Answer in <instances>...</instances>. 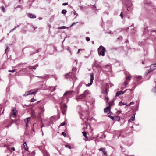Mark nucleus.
<instances>
[{"instance_id":"nucleus-1","label":"nucleus","mask_w":156,"mask_h":156,"mask_svg":"<svg viewBox=\"0 0 156 156\" xmlns=\"http://www.w3.org/2000/svg\"><path fill=\"white\" fill-rule=\"evenodd\" d=\"M144 8L146 10L150 11V12H156V6L153 5L150 1H145Z\"/></svg>"},{"instance_id":"nucleus-2","label":"nucleus","mask_w":156,"mask_h":156,"mask_svg":"<svg viewBox=\"0 0 156 156\" xmlns=\"http://www.w3.org/2000/svg\"><path fill=\"white\" fill-rule=\"evenodd\" d=\"M147 27L144 25V31L143 34L144 35H145L147 34L148 35L151 36L153 35L152 33L154 32H156V30H148L147 29Z\"/></svg>"},{"instance_id":"nucleus-3","label":"nucleus","mask_w":156,"mask_h":156,"mask_svg":"<svg viewBox=\"0 0 156 156\" xmlns=\"http://www.w3.org/2000/svg\"><path fill=\"white\" fill-rule=\"evenodd\" d=\"M98 51L99 55H101L102 56H104L105 55V52L106 50L105 48L102 46H100L98 48Z\"/></svg>"},{"instance_id":"nucleus-4","label":"nucleus","mask_w":156,"mask_h":156,"mask_svg":"<svg viewBox=\"0 0 156 156\" xmlns=\"http://www.w3.org/2000/svg\"><path fill=\"white\" fill-rule=\"evenodd\" d=\"M67 106L65 103L63 104L62 107L61 106V109L62 113L64 115H65L66 113Z\"/></svg>"},{"instance_id":"nucleus-5","label":"nucleus","mask_w":156,"mask_h":156,"mask_svg":"<svg viewBox=\"0 0 156 156\" xmlns=\"http://www.w3.org/2000/svg\"><path fill=\"white\" fill-rule=\"evenodd\" d=\"M90 83L86 85L87 86H90L92 85L94 80V73H91L90 74Z\"/></svg>"},{"instance_id":"nucleus-6","label":"nucleus","mask_w":156,"mask_h":156,"mask_svg":"<svg viewBox=\"0 0 156 156\" xmlns=\"http://www.w3.org/2000/svg\"><path fill=\"white\" fill-rule=\"evenodd\" d=\"M88 90H85L83 94L80 96V97H81L80 98H84L88 94Z\"/></svg>"},{"instance_id":"nucleus-7","label":"nucleus","mask_w":156,"mask_h":156,"mask_svg":"<svg viewBox=\"0 0 156 156\" xmlns=\"http://www.w3.org/2000/svg\"><path fill=\"white\" fill-rule=\"evenodd\" d=\"M38 90V89H32L28 91V93L30 94V95H31L36 93Z\"/></svg>"},{"instance_id":"nucleus-8","label":"nucleus","mask_w":156,"mask_h":156,"mask_svg":"<svg viewBox=\"0 0 156 156\" xmlns=\"http://www.w3.org/2000/svg\"><path fill=\"white\" fill-rule=\"evenodd\" d=\"M156 69V64H152L150 66V70L151 72Z\"/></svg>"},{"instance_id":"nucleus-9","label":"nucleus","mask_w":156,"mask_h":156,"mask_svg":"<svg viewBox=\"0 0 156 156\" xmlns=\"http://www.w3.org/2000/svg\"><path fill=\"white\" fill-rule=\"evenodd\" d=\"M74 92V91L71 90L66 92L64 94V95H66L68 94H72V95H74L75 94H73Z\"/></svg>"},{"instance_id":"nucleus-10","label":"nucleus","mask_w":156,"mask_h":156,"mask_svg":"<svg viewBox=\"0 0 156 156\" xmlns=\"http://www.w3.org/2000/svg\"><path fill=\"white\" fill-rule=\"evenodd\" d=\"M12 113L10 117H14L16 116V112H14V109L12 110Z\"/></svg>"},{"instance_id":"nucleus-11","label":"nucleus","mask_w":156,"mask_h":156,"mask_svg":"<svg viewBox=\"0 0 156 156\" xmlns=\"http://www.w3.org/2000/svg\"><path fill=\"white\" fill-rule=\"evenodd\" d=\"M111 109L110 107L109 106H108L106 107V108L104 109V112L105 113H107L109 111H110V110Z\"/></svg>"},{"instance_id":"nucleus-12","label":"nucleus","mask_w":156,"mask_h":156,"mask_svg":"<svg viewBox=\"0 0 156 156\" xmlns=\"http://www.w3.org/2000/svg\"><path fill=\"white\" fill-rule=\"evenodd\" d=\"M124 92L122 91H118L116 93L115 97H118L120 95L123 94Z\"/></svg>"},{"instance_id":"nucleus-13","label":"nucleus","mask_w":156,"mask_h":156,"mask_svg":"<svg viewBox=\"0 0 156 156\" xmlns=\"http://www.w3.org/2000/svg\"><path fill=\"white\" fill-rule=\"evenodd\" d=\"M28 17L31 18H35L36 16L35 15L31 13H29L28 14Z\"/></svg>"},{"instance_id":"nucleus-14","label":"nucleus","mask_w":156,"mask_h":156,"mask_svg":"<svg viewBox=\"0 0 156 156\" xmlns=\"http://www.w3.org/2000/svg\"><path fill=\"white\" fill-rule=\"evenodd\" d=\"M44 156H50L49 153L46 151L44 150L43 151Z\"/></svg>"},{"instance_id":"nucleus-15","label":"nucleus","mask_w":156,"mask_h":156,"mask_svg":"<svg viewBox=\"0 0 156 156\" xmlns=\"http://www.w3.org/2000/svg\"><path fill=\"white\" fill-rule=\"evenodd\" d=\"M24 121L25 123H26V127H27L28 126V124L29 122V120L27 119H24Z\"/></svg>"},{"instance_id":"nucleus-16","label":"nucleus","mask_w":156,"mask_h":156,"mask_svg":"<svg viewBox=\"0 0 156 156\" xmlns=\"http://www.w3.org/2000/svg\"><path fill=\"white\" fill-rule=\"evenodd\" d=\"M114 120L115 121H119L120 120V117L118 116H115L114 117Z\"/></svg>"},{"instance_id":"nucleus-17","label":"nucleus","mask_w":156,"mask_h":156,"mask_svg":"<svg viewBox=\"0 0 156 156\" xmlns=\"http://www.w3.org/2000/svg\"><path fill=\"white\" fill-rule=\"evenodd\" d=\"M83 84H85L84 83V82H81L79 83V85L77 87L78 88H80L81 87V86H82V85H83Z\"/></svg>"},{"instance_id":"nucleus-18","label":"nucleus","mask_w":156,"mask_h":156,"mask_svg":"<svg viewBox=\"0 0 156 156\" xmlns=\"http://www.w3.org/2000/svg\"><path fill=\"white\" fill-rule=\"evenodd\" d=\"M80 91V88H78L77 87L76 89L75 90V94H78Z\"/></svg>"},{"instance_id":"nucleus-19","label":"nucleus","mask_w":156,"mask_h":156,"mask_svg":"<svg viewBox=\"0 0 156 156\" xmlns=\"http://www.w3.org/2000/svg\"><path fill=\"white\" fill-rule=\"evenodd\" d=\"M8 149L11 152H12L11 151L12 150L14 151L15 150V148L14 147H12L11 148H8Z\"/></svg>"},{"instance_id":"nucleus-20","label":"nucleus","mask_w":156,"mask_h":156,"mask_svg":"<svg viewBox=\"0 0 156 156\" xmlns=\"http://www.w3.org/2000/svg\"><path fill=\"white\" fill-rule=\"evenodd\" d=\"M135 119V114H134V116H132L130 117V119L129 120V121H133Z\"/></svg>"},{"instance_id":"nucleus-21","label":"nucleus","mask_w":156,"mask_h":156,"mask_svg":"<svg viewBox=\"0 0 156 156\" xmlns=\"http://www.w3.org/2000/svg\"><path fill=\"white\" fill-rule=\"evenodd\" d=\"M24 147H25V149L26 150L28 151V148L27 146V145L26 142H25L23 144Z\"/></svg>"},{"instance_id":"nucleus-22","label":"nucleus","mask_w":156,"mask_h":156,"mask_svg":"<svg viewBox=\"0 0 156 156\" xmlns=\"http://www.w3.org/2000/svg\"><path fill=\"white\" fill-rule=\"evenodd\" d=\"M114 102V100H113L111 101L109 103V106L110 107L111 106H112Z\"/></svg>"},{"instance_id":"nucleus-23","label":"nucleus","mask_w":156,"mask_h":156,"mask_svg":"<svg viewBox=\"0 0 156 156\" xmlns=\"http://www.w3.org/2000/svg\"><path fill=\"white\" fill-rule=\"evenodd\" d=\"M83 134L86 138H87L88 137L87 136V133L85 131H84L82 132Z\"/></svg>"},{"instance_id":"nucleus-24","label":"nucleus","mask_w":156,"mask_h":156,"mask_svg":"<svg viewBox=\"0 0 156 156\" xmlns=\"http://www.w3.org/2000/svg\"><path fill=\"white\" fill-rule=\"evenodd\" d=\"M135 77L136 78V79H137L139 80L141 79L142 78V76L140 75L138 76H136Z\"/></svg>"},{"instance_id":"nucleus-25","label":"nucleus","mask_w":156,"mask_h":156,"mask_svg":"<svg viewBox=\"0 0 156 156\" xmlns=\"http://www.w3.org/2000/svg\"><path fill=\"white\" fill-rule=\"evenodd\" d=\"M66 100V103H67L68 102V99L67 98H66L65 99H63L62 100V101H61V102L62 103H63L64 102V100Z\"/></svg>"},{"instance_id":"nucleus-26","label":"nucleus","mask_w":156,"mask_h":156,"mask_svg":"<svg viewBox=\"0 0 156 156\" xmlns=\"http://www.w3.org/2000/svg\"><path fill=\"white\" fill-rule=\"evenodd\" d=\"M67 12V11L66 10L63 9L62 11V13L64 14H65Z\"/></svg>"},{"instance_id":"nucleus-27","label":"nucleus","mask_w":156,"mask_h":156,"mask_svg":"<svg viewBox=\"0 0 156 156\" xmlns=\"http://www.w3.org/2000/svg\"><path fill=\"white\" fill-rule=\"evenodd\" d=\"M108 116L109 118H110V119H112V120L113 121H114V119H115V118H114V117H113V116H112L111 115H108Z\"/></svg>"},{"instance_id":"nucleus-28","label":"nucleus","mask_w":156,"mask_h":156,"mask_svg":"<svg viewBox=\"0 0 156 156\" xmlns=\"http://www.w3.org/2000/svg\"><path fill=\"white\" fill-rule=\"evenodd\" d=\"M126 79L127 81H129L130 80V78L129 76H126Z\"/></svg>"},{"instance_id":"nucleus-29","label":"nucleus","mask_w":156,"mask_h":156,"mask_svg":"<svg viewBox=\"0 0 156 156\" xmlns=\"http://www.w3.org/2000/svg\"><path fill=\"white\" fill-rule=\"evenodd\" d=\"M30 94L28 93V91H27L25 92V94L23 95L24 96H27L28 95H30Z\"/></svg>"},{"instance_id":"nucleus-30","label":"nucleus","mask_w":156,"mask_h":156,"mask_svg":"<svg viewBox=\"0 0 156 156\" xmlns=\"http://www.w3.org/2000/svg\"><path fill=\"white\" fill-rule=\"evenodd\" d=\"M155 83H156V86L152 90V91L154 93L156 92V81L155 82Z\"/></svg>"},{"instance_id":"nucleus-31","label":"nucleus","mask_w":156,"mask_h":156,"mask_svg":"<svg viewBox=\"0 0 156 156\" xmlns=\"http://www.w3.org/2000/svg\"><path fill=\"white\" fill-rule=\"evenodd\" d=\"M105 148H101L99 149L100 151H102L103 152L105 150Z\"/></svg>"},{"instance_id":"nucleus-32","label":"nucleus","mask_w":156,"mask_h":156,"mask_svg":"<svg viewBox=\"0 0 156 156\" xmlns=\"http://www.w3.org/2000/svg\"><path fill=\"white\" fill-rule=\"evenodd\" d=\"M38 65L37 64L33 66V69L35 70L36 69V68L38 67Z\"/></svg>"},{"instance_id":"nucleus-33","label":"nucleus","mask_w":156,"mask_h":156,"mask_svg":"<svg viewBox=\"0 0 156 156\" xmlns=\"http://www.w3.org/2000/svg\"><path fill=\"white\" fill-rule=\"evenodd\" d=\"M151 72L150 71V70H149L148 72H146L145 73V74H144V75H145V76H147L148 74L149 73Z\"/></svg>"},{"instance_id":"nucleus-34","label":"nucleus","mask_w":156,"mask_h":156,"mask_svg":"<svg viewBox=\"0 0 156 156\" xmlns=\"http://www.w3.org/2000/svg\"><path fill=\"white\" fill-rule=\"evenodd\" d=\"M66 28V27L65 26H62L61 27H60L58 28L59 29H64Z\"/></svg>"},{"instance_id":"nucleus-35","label":"nucleus","mask_w":156,"mask_h":156,"mask_svg":"<svg viewBox=\"0 0 156 156\" xmlns=\"http://www.w3.org/2000/svg\"><path fill=\"white\" fill-rule=\"evenodd\" d=\"M78 97L76 98V99L77 101H79V99H82V98H81V97H80V96H78Z\"/></svg>"},{"instance_id":"nucleus-36","label":"nucleus","mask_w":156,"mask_h":156,"mask_svg":"<svg viewBox=\"0 0 156 156\" xmlns=\"http://www.w3.org/2000/svg\"><path fill=\"white\" fill-rule=\"evenodd\" d=\"M12 125V123H10L7 126H6V128H8L9 127H10Z\"/></svg>"},{"instance_id":"nucleus-37","label":"nucleus","mask_w":156,"mask_h":156,"mask_svg":"<svg viewBox=\"0 0 156 156\" xmlns=\"http://www.w3.org/2000/svg\"><path fill=\"white\" fill-rule=\"evenodd\" d=\"M65 146V147H66V148H68L69 149H71V147L70 146H69L67 145H66Z\"/></svg>"},{"instance_id":"nucleus-38","label":"nucleus","mask_w":156,"mask_h":156,"mask_svg":"<svg viewBox=\"0 0 156 156\" xmlns=\"http://www.w3.org/2000/svg\"><path fill=\"white\" fill-rule=\"evenodd\" d=\"M2 10L4 12H5V9L4 8V7L2 6Z\"/></svg>"},{"instance_id":"nucleus-39","label":"nucleus","mask_w":156,"mask_h":156,"mask_svg":"<svg viewBox=\"0 0 156 156\" xmlns=\"http://www.w3.org/2000/svg\"><path fill=\"white\" fill-rule=\"evenodd\" d=\"M65 124V122H63L62 123H61L60 125V126H64Z\"/></svg>"},{"instance_id":"nucleus-40","label":"nucleus","mask_w":156,"mask_h":156,"mask_svg":"<svg viewBox=\"0 0 156 156\" xmlns=\"http://www.w3.org/2000/svg\"><path fill=\"white\" fill-rule=\"evenodd\" d=\"M86 40L87 41H89L90 40V38L89 37H86Z\"/></svg>"},{"instance_id":"nucleus-41","label":"nucleus","mask_w":156,"mask_h":156,"mask_svg":"<svg viewBox=\"0 0 156 156\" xmlns=\"http://www.w3.org/2000/svg\"><path fill=\"white\" fill-rule=\"evenodd\" d=\"M62 135L65 137L66 136V133L65 132H62Z\"/></svg>"},{"instance_id":"nucleus-42","label":"nucleus","mask_w":156,"mask_h":156,"mask_svg":"<svg viewBox=\"0 0 156 156\" xmlns=\"http://www.w3.org/2000/svg\"><path fill=\"white\" fill-rule=\"evenodd\" d=\"M16 28V27H15V28H14L13 29H11L10 30V32H12Z\"/></svg>"},{"instance_id":"nucleus-43","label":"nucleus","mask_w":156,"mask_h":156,"mask_svg":"<svg viewBox=\"0 0 156 156\" xmlns=\"http://www.w3.org/2000/svg\"><path fill=\"white\" fill-rule=\"evenodd\" d=\"M36 100L35 99L32 98L31 100V102H34Z\"/></svg>"},{"instance_id":"nucleus-44","label":"nucleus","mask_w":156,"mask_h":156,"mask_svg":"<svg viewBox=\"0 0 156 156\" xmlns=\"http://www.w3.org/2000/svg\"><path fill=\"white\" fill-rule=\"evenodd\" d=\"M16 120L15 119V120H12V122H11L10 123H12V124L14 123L15 122H16Z\"/></svg>"},{"instance_id":"nucleus-45","label":"nucleus","mask_w":156,"mask_h":156,"mask_svg":"<svg viewBox=\"0 0 156 156\" xmlns=\"http://www.w3.org/2000/svg\"><path fill=\"white\" fill-rule=\"evenodd\" d=\"M102 93H106V94L107 95L108 94V91L106 89H105V91Z\"/></svg>"},{"instance_id":"nucleus-46","label":"nucleus","mask_w":156,"mask_h":156,"mask_svg":"<svg viewBox=\"0 0 156 156\" xmlns=\"http://www.w3.org/2000/svg\"><path fill=\"white\" fill-rule=\"evenodd\" d=\"M134 103L133 102H131L128 105V106H130V105L134 104Z\"/></svg>"},{"instance_id":"nucleus-47","label":"nucleus","mask_w":156,"mask_h":156,"mask_svg":"<svg viewBox=\"0 0 156 156\" xmlns=\"http://www.w3.org/2000/svg\"><path fill=\"white\" fill-rule=\"evenodd\" d=\"M144 43L142 42H139V44L140 46H142L143 44Z\"/></svg>"},{"instance_id":"nucleus-48","label":"nucleus","mask_w":156,"mask_h":156,"mask_svg":"<svg viewBox=\"0 0 156 156\" xmlns=\"http://www.w3.org/2000/svg\"><path fill=\"white\" fill-rule=\"evenodd\" d=\"M122 112L121 110H118L117 112V113L118 115L119 114Z\"/></svg>"},{"instance_id":"nucleus-49","label":"nucleus","mask_w":156,"mask_h":156,"mask_svg":"<svg viewBox=\"0 0 156 156\" xmlns=\"http://www.w3.org/2000/svg\"><path fill=\"white\" fill-rule=\"evenodd\" d=\"M103 152L104 155H105V156H107V154L106 152L105 151H104Z\"/></svg>"},{"instance_id":"nucleus-50","label":"nucleus","mask_w":156,"mask_h":156,"mask_svg":"<svg viewBox=\"0 0 156 156\" xmlns=\"http://www.w3.org/2000/svg\"><path fill=\"white\" fill-rule=\"evenodd\" d=\"M120 16L122 18H123V13H122V12H121V13H120Z\"/></svg>"},{"instance_id":"nucleus-51","label":"nucleus","mask_w":156,"mask_h":156,"mask_svg":"<svg viewBox=\"0 0 156 156\" xmlns=\"http://www.w3.org/2000/svg\"><path fill=\"white\" fill-rule=\"evenodd\" d=\"M68 4V3H65L62 4V5L65 6Z\"/></svg>"},{"instance_id":"nucleus-52","label":"nucleus","mask_w":156,"mask_h":156,"mask_svg":"<svg viewBox=\"0 0 156 156\" xmlns=\"http://www.w3.org/2000/svg\"><path fill=\"white\" fill-rule=\"evenodd\" d=\"M122 105H126L128 106V105H127V103H126L122 102Z\"/></svg>"},{"instance_id":"nucleus-53","label":"nucleus","mask_w":156,"mask_h":156,"mask_svg":"<svg viewBox=\"0 0 156 156\" xmlns=\"http://www.w3.org/2000/svg\"><path fill=\"white\" fill-rule=\"evenodd\" d=\"M77 23H78V22H76V23H75V22L73 23L71 25V26H70V27H72V26H73V25H75V24H76Z\"/></svg>"},{"instance_id":"nucleus-54","label":"nucleus","mask_w":156,"mask_h":156,"mask_svg":"<svg viewBox=\"0 0 156 156\" xmlns=\"http://www.w3.org/2000/svg\"><path fill=\"white\" fill-rule=\"evenodd\" d=\"M123 83L126 86L128 84V83H126L125 81H124V82H123Z\"/></svg>"},{"instance_id":"nucleus-55","label":"nucleus","mask_w":156,"mask_h":156,"mask_svg":"<svg viewBox=\"0 0 156 156\" xmlns=\"http://www.w3.org/2000/svg\"><path fill=\"white\" fill-rule=\"evenodd\" d=\"M57 87V86H55V87L54 88L53 90H51V91L52 92H53L54 91H55V89H55V87Z\"/></svg>"},{"instance_id":"nucleus-56","label":"nucleus","mask_w":156,"mask_h":156,"mask_svg":"<svg viewBox=\"0 0 156 156\" xmlns=\"http://www.w3.org/2000/svg\"><path fill=\"white\" fill-rule=\"evenodd\" d=\"M122 37L121 36L119 37L118 38H117V40L121 39H122Z\"/></svg>"},{"instance_id":"nucleus-57","label":"nucleus","mask_w":156,"mask_h":156,"mask_svg":"<svg viewBox=\"0 0 156 156\" xmlns=\"http://www.w3.org/2000/svg\"><path fill=\"white\" fill-rule=\"evenodd\" d=\"M73 14L74 15H76V16H77L78 15V14L76 13V12H73Z\"/></svg>"},{"instance_id":"nucleus-58","label":"nucleus","mask_w":156,"mask_h":156,"mask_svg":"<svg viewBox=\"0 0 156 156\" xmlns=\"http://www.w3.org/2000/svg\"><path fill=\"white\" fill-rule=\"evenodd\" d=\"M71 73V72H69L67 74H66L65 75L66 76H69V75Z\"/></svg>"},{"instance_id":"nucleus-59","label":"nucleus","mask_w":156,"mask_h":156,"mask_svg":"<svg viewBox=\"0 0 156 156\" xmlns=\"http://www.w3.org/2000/svg\"><path fill=\"white\" fill-rule=\"evenodd\" d=\"M121 104H122V101H121L119 103V105H120V106H122V105Z\"/></svg>"},{"instance_id":"nucleus-60","label":"nucleus","mask_w":156,"mask_h":156,"mask_svg":"<svg viewBox=\"0 0 156 156\" xmlns=\"http://www.w3.org/2000/svg\"><path fill=\"white\" fill-rule=\"evenodd\" d=\"M15 69L13 70H9V72H14L15 71Z\"/></svg>"},{"instance_id":"nucleus-61","label":"nucleus","mask_w":156,"mask_h":156,"mask_svg":"<svg viewBox=\"0 0 156 156\" xmlns=\"http://www.w3.org/2000/svg\"><path fill=\"white\" fill-rule=\"evenodd\" d=\"M69 49H70V48L69 47H68L67 48H66V49L67 50L69 51L70 52V51L69 50Z\"/></svg>"},{"instance_id":"nucleus-62","label":"nucleus","mask_w":156,"mask_h":156,"mask_svg":"<svg viewBox=\"0 0 156 156\" xmlns=\"http://www.w3.org/2000/svg\"><path fill=\"white\" fill-rule=\"evenodd\" d=\"M26 119H27L29 120V121L31 119V118L30 117H27V118H26Z\"/></svg>"},{"instance_id":"nucleus-63","label":"nucleus","mask_w":156,"mask_h":156,"mask_svg":"<svg viewBox=\"0 0 156 156\" xmlns=\"http://www.w3.org/2000/svg\"><path fill=\"white\" fill-rule=\"evenodd\" d=\"M81 50L80 49H78V51H77V53L79 54L80 53V51Z\"/></svg>"},{"instance_id":"nucleus-64","label":"nucleus","mask_w":156,"mask_h":156,"mask_svg":"<svg viewBox=\"0 0 156 156\" xmlns=\"http://www.w3.org/2000/svg\"><path fill=\"white\" fill-rule=\"evenodd\" d=\"M50 124H53V121H51L50 122Z\"/></svg>"}]
</instances>
